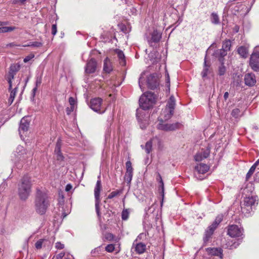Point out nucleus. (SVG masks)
Returning a JSON list of instances; mask_svg holds the SVG:
<instances>
[{"label": "nucleus", "instance_id": "f257e3e1", "mask_svg": "<svg viewBox=\"0 0 259 259\" xmlns=\"http://www.w3.org/2000/svg\"><path fill=\"white\" fill-rule=\"evenodd\" d=\"M32 183L31 177L28 175H24L18 184L17 193L19 199L25 201L30 195Z\"/></svg>", "mask_w": 259, "mask_h": 259}, {"label": "nucleus", "instance_id": "f03ea898", "mask_svg": "<svg viewBox=\"0 0 259 259\" xmlns=\"http://www.w3.org/2000/svg\"><path fill=\"white\" fill-rule=\"evenodd\" d=\"M36 191L35 209L37 213L43 215L50 205L49 197L45 191L41 190L39 188H37Z\"/></svg>", "mask_w": 259, "mask_h": 259}, {"label": "nucleus", "instance_id": "7ed1b4c3", "mask_svg": "<svg viewBox=\"0 0 259 259\" xmlns=\"http://www.w3.org/2000/svg\"><path fill=\"white\" fill-rule=\"evenodd\" d=\"M157 96L151 92H147L144 93L140 98L139 104L140 107L144 110H148L152 108L155 104Z\"/></svg>", "mask_w": 259, "mask_h": 259}, {"label": "nucleus", "instance_id": "20e7f679", "mask_svg": "<svg viewBox=\"0 0 259 259\" xmlns=\"http://www.w3.org/2000/svg\"><path fill=\"white\" fill-rule=\"evenodd\" d=\"M209 169V166L206 164L200 163L195 166L194 175L198 180H202L204 178L201 175L205 174Z\"/></svg>", "mask_w": 259, "mask_h": 259}, {"label": "nucleus", "instance_id": "39448f33", "mask_svg": "<svg viewBox=\"0 0 259 259\" xmlns=\"http://www.w3.org/2000/svg\"><path fill=\"white\" fill-rule=\"evenodd\" d=\"M159 121L160 122L157 125V128L166 132L175 131L179 128L181 126L179 122L172 124L164 123L163 119L160 120Z\"/></svg>", "mask_w": 259, "mask_h": 259}, {"label": "nucleus", "instance_id": "423d86ee", "mask_svg": "<svg viewBox=\"0 0 259 259\" xmlns=\"http://www.w3.org/2000/svg\"><path fill=\"white\" fill-rule=\"evenodd\" d=\"M249 65L254 71H259V52H253L250 56Z\"/></svg>", "mask_w": 259, "mask_h": 259}, {"label": "nucleus", "instance_id": "0eeeda50", "mask_svg": "<svg viewBox=\"0 0 259 259\" xmlns=\"http://www.w3.org/2000/svg\"><path fill=\"white\" fill-rule=\"evenodd\" d=\"M256 201L255 197L251 196L244 198V206H241L242 211L244 212L246 210V212H249L252 210V206L254 205Z\"/></svg>", "mask_w": 259, "mask_h": 259}, {"label": "nucleus", "instance_id": "6e6552de", "mask_svg": "<svg viewBox=\"0 0 259 259\" xmlns=\"http://www.w3.org/2000/svg\"><path fill=\"white\" fill-rule=\"evenodd\" d=\"M148 88L151 90L157 89L159 85V79L156 74H150L147 79Z\"/></svg>", "mask_w": 259, "mask_h": 259}, {"label": "nucleus", "instance_id": "1a4fd4ad", "mask_svg": "<svg viewBox=\"0 0 259 259\" xmlns=\"http://www.w3.org/2000/svg\"><path fill=\"white\" fill-rule=\"evenodd\" d=\"M243 229L239 228L237 225H232L228 227V235L231 237H239L243 234Z\"/></svg>", "mask_w": 259, "mask_h": 259}, {"label": "nucleus", "instance_id": "9d476101", "mask_svg": "<svg viewBox=\"0 0 259 259\" xmlns=\"http://www.w3.org/2000/svg\"><path fill=\"white\" fill-rule=\"evenodd\" d=\"M126 172L124 177V180L127 184L130 186L133 176L134 169L132 166V162L130 160L125 163Z\"/></svg>", "mask_w": 259, "mask_h": 259}, {"label": "nucleus", "instance_id": "9b49d317", "mask_svg": "<svg viewBox=\"0 0 259 259\" xmlns=\"http://www.w3.org/2000/svg\"><path fill=\"white\" fill-rule=\"evenodd\" d=\"M97 67V62L94 58H91L87 63L85 67V73L91 74L95 72Z\"/></svg>", "mask_w": 259, "mask_h": 259}, {"label": "nucleus", "instance_id": "f8f14e48", "mask_svg": "<svg viewBox=\"0 0 259 259\" xmlns=\"http://www.w3.org/2000/svg\"><path fill=\"white\" fill-rule=\"evenodd\" d=\"M16 152L18 154V156H20L19 158L21 160H26L32 156V153L30 152H28L22 146H18Z\"/></svg>", "mask_w": 259, "mask_h": 259}, {"label": "nucleus", "instance_id": "ddd939ff", "mask_svg": "<svg viewBox=\"0 0 259 259\" xmlns=\"http://www.w3.org/2000/svg\"><path fill=\"white\" fill-rule=\"evenodd\" d=\"M102 99L100 98H95L90 101V106L95 111L99 112L101 109Z\"/></svg>", "mask_w": 259, "mask_h": 259}, {"label": "nucleus", "instance_id": "4468645a", "mask_svg": "<svg viewBox=\"0 0 259 259\" xmlns=\"http://www.w3.org/2000/svg\"><path fill=\"white\" fill-rule=\"evenodd\" d=\"M29 127V122L25 118L23 117L21 119L20 123V126L19 128V134L21 137L22 136V134L28 130Z\"/></svg>", "mask_w": 259, "mask_h": 259}, {"label": "nucleus", "instance_id": "2eb2a0df", "mask_svg": "<svg viewBox=\"0 0 259 259\" xmlns=\"http://www.w3.org/2000/svg\"><path fill=\"white\" fill-rule=\"evenodd\" d=\"M245 84L249 87L253 86L256 83L255 75L252 73H248L244 76Z\"/></svg>", "mask_w": 259, "mask_h": 259}, {"label": "nucleus", "instance_id": "dca6fc26", "mask_svg": "<svg viewBox=\"0 0 259 259\" xmlns=\"http://www.w3.org/2000/svg\"><path fill=\"white\" fill-rule=\"evenodd\" d=\"M206 251L209 255L219 256L222 258L223 256V249L221 248H211L209 247L206 249Z\"/></svg>", "mask_w": 259, "mask_h": 259}, {"label": "nucleus", "instance_id": "f3484780", "mask_svg": "<svg viewBox=\"0 0 259 259\" xmlns=\"http://www.w3.org/2000/svg\"><path fill=\"white\" fill-rule=\"evenodd\" d=\"M98 180L97 182L96 187L95 188L94 194H95V201H100V192L102 190V184L101 181L100 180V176L98 177Z\"/></svg>", "mask_w": 259, "mask_h": 259}, {"label": "nucleus", "instance_id": "a211bd4d", "mask_svg": "<svg viewBox=\"0 0 259 259\" xmlns=\"http://www.w3.org/2000/svg\"><path fill=\"white\" fill-rule=\"evenodd\" d=\"M161 38V34L158 32L157 30H154L153 32L151 34V38L150 40H149V43L158 42Z\"/></svg>", "mask_w": 259, "mask_h": 259}, {"label": "nucleus", "instance_id": "6ab92c4d", "mask_svg": "<svg viewBox=\"0 0 259 259\" xmlns=\"http://www.w3.org/2000/svg\"><path fill=\"white\" fill-rule=\"evenodd\" d=\"M115 52L116 53L119 61V63L121 66H124L126 64V61L125 58V56L123 53V52L118 49H116Z\"/></svg>", "mask_w": 259, "mask_h": 259}, {"label": "nucleus", "instance_id": "aec40b11", "mask_svg": "<svg viewBox=\"0 0 259 259\" xmlns=\"http://www.w3.org/2000/svg\"><path fill=\"white\" fill-rule=\"evenodd\" d=\"M104 71L106 73H110L112 70V67L110 60L107 57L104 61Z\"/></svg>", "mask_w": 259, "mask_h": 259}, {"label": "nucleus", "instance_id": "412c9836", "mask_svg": "<svg viewBox=\"0 0 259 259\" xmlns=\"http://www.w3.org/2000/svg\"><path fill=\"white\" fill-rule=\"evenodd\" d=\"M237 52L243 58L245 59L248 56V49L244 46H241L239 47L237 49Z\"/></svg>", "mask_w": 259, "mask_h": 259}, {"label": "nucleus", "instance_id": "4be33fe9", "mask_svg": "<svg viewBox=\"0 0 259 259\" xmlns=\"http://www.w3.org/2000/svg\"><path fill=\"white\" fill-rule=\"evenodd\" d=\"M214 230L209 227L206 230L203 237V242L204 244H206L209 240L211 238V236L213 234Z\"/></svg>", "mask_w": 259, "mask_h": 259}, {"label": "nucleus", "instance_id": "5701e85b", "mask_svg": "<svg viewBox=\"0 0 259 259\" xmlns=\"http://www.w3.org/2000/svg\"><path fill=\"white\" fill-rule=\"evenodd\" d=\"M223 219V215L222 214L218 215L214 222L208 227L213 229L214 231L217 228L219 224L222 221Z\"/></svg>", "mask_w": 259, "mask_h": 259}, {"label": "nucleus", "instance_id": "b1692460", "mask_svg": "<svg viewBox=\"0 0 259 259\" xmlns=\"http://www.w3.org/2000/svg\"><path fill=\"white\" fill-rule=\"evenodd\" d=\"M146 250V245L143 243H137L135 247V251L139 254L143 253Z\"/></svg>", "mask_w": 259, "mask_h": 259}, {"label": "nucleus", "instance_id": "393cba45", "mask_svg": "<svg viewBox=\"0 0 259 259\" xmlns=\"http://www.w3.org/2000/svg\"><path fill=\"white\" fill-rule=\"evenodd\" d=\"M210 20L211 23L215 25H218L220 23V18L218 15L214 12L211 14Z\"/></svg>", "mask_w": 259, "mask_h": 259}, {"label": "nucleus", "instance_id": "a878e982", "mask_svg": "<svg viewBox=\"0 0 259 259\" xmlns=\"http://www.w3.org/2000/svg\"><path fill=\"white\" fill-rule=\"evenodd\" d=\"M175 101L171 102H168V106L169 109V114L168 117L165 118V120L170 118L174 114V110L175 109Z\"/></svg>", "mask_w": 259, "mask_h": 259}, {"label": "nucleus", "instance_id": "bb28decb", "mask_svg": "<svg viewBox=\"0 0 259 259\" xmlns=\"http://www.w3.org/2000/svg\"><path fill=\"white\" fill-rule=\"evenodd\" d=\"M209 67L210 65L207 64L206 59H205L204 62V68L203 71L201 72V75L203 78L205 77L207 75V74L209 72Z\"/></svg>", "mask_w": 259, "mask_h": 259}, {"label": "nucleus", "instance_id": "cd10ccee", "mask_svg": "<svg viewBox=\"0 0 259 259\" xmlns=\"http://www.w3.org/2000/svg\"><path fill=\"white\" fill-rule=\"evenodd\" d=\"M114 236L111 233L106 232L103 234L102 239L104 241H112L114 239Z\"/></svg>", "mask_w": 259, "mask_h": 259}, {"label": "nucleus", "instance_id": "c85d7f7f", "mask_svg": "<svg viewBox=\"0 0 259 259\" xmlns=\"http://www.w3.org/2000/svg\"><path fill=\"white\" fill-rule=\"evenodd\" d=\"M20 66L18 64H14L11 65L9 71L16 74V73L20 70Z\"/></svg>", "mask_w": 259, "mask_h": 259}, {"label": "nucleus", "instance_id": "c756f323", "mask_svg": "<svg viewBox=\"0 0 259 259\" xmlns=\"http://www.w3.org/2000/svg\"><path fill=\"white\" fill-rule=\"evenodd\" d=\"M227 54V52L225 50L221 49L217 50L214 53V56L215 57H225Z\"/></svg>", "mask_w": 259, "mask_h": 259}, {"label": "nucleus", "instance_id": "7c9ffc66", "mask_svg": "<svg viewBox=\"0 0 259 259\" xmlns=\"http://www.w3.org/2000/svg\"><path fill=\"white\" fill-rule=\"evenodd\" d=\"M144 149L147 154H149L151 152L152 149V142L151 140H149L146 143Z\"/></svg>", "mask_w": 259, "mask_h": 259}, {"label": "nucleus", "instance_id": "2f4dec72", "mask_svg": "<svg viewBox=\"0 0 259 259\" xmlns=\"http://www.w3.org/2000/svg\"><path fill=\"white\" fill-rule=\"evenodd\" d=\"M231 41L229 39L225 40L222 45V49L225 50L226 51H230L231 48Z\"/></svg>", "mask_w": 259, "mask_h": 259}, {"label": "nucleus", "instance_id": "473e14b6", "mask_svg": "<svg viewBox=\"0 0 259 259\" xmlns=\"http://www.w3.org/2000/svg\"><path fill=\"white\" fill-rule=\"evenodd\" d=\"M100 201H95V208L99 220L100 221L101 220V213L100 210Z\"/></svg>", "mask_w": 259, "mask_h": 259}, {"label": "nucleus", "instance_id": "72a5a7b5", "mask_svg": "<svg viewBox=\"0 0 259 259\" xmlns=\"http://www.w3.org/2000/svg\"><path fill=\"white\" fill-rule=\"evenodd\" d=\"M256 167V166L254 164H253V165L250 167V168L249 169L248 172L247 173L246 176V181H248L249 180V179L251 177L252 175L254 172Z\"/></svg>", "mask_w": 259, "mask_h": 259}, {"label": "nucleus", "instance_id": "f704fd0d", "mask_svg": "<svg viewBox=\"0 0 259 259\" xmlns=\"http://www.w3.org/2000/svg\"><path fill=\"white\" fill-rule=\"evenodd\" d=\"M226 71V68L224 64H221L218 68V74L220 76L224 75Z\"/></svg>", "mask_w": 259, "mask_h": 259}, {"label": "nucleus", "instance_id": "c9c22d12", "mask_svg": "<svg viewBox=\"0 0 259 259\" xmlns=\"http://www.w3.org/2000/svg\"><path fill=\"white\" fill-rule=\"evenodd\" d=\"M47 241L46 239H40L38 240L35 244V246L37 249H40L42 248L44 242Z\"/></svg>", "mask_w": 259, "mask_h": 259}, {"label": "nucleus", "instance_id": "e433bc0d", "mask_svg": "<svg viewBox=\"0 0 259 259\" xmlns=\"http://www.w3.org/2000/svg\"><path fill=\"white\" fill-rule=\"evenodd\" d=\"M210 147L208 145L206 149L204 150L201 153L203 156V158H207L210 154Z\"/></svg>", "mask_w": 259, "mask_h": 259}, {"label": "nucleus", "instance_id": "4c0bfd02", "mask_svg": "<svg viewBox=\"0 0 259 259\" xmlns=\"http://www.w3.org/2000/svg\"><path fill=\"white\" fill-rule=\"evenodd\" d=\"M121 190H116L112 192L107 197V199H112L121 193Z\"/></svg>", "mask_w": 259, "mask_h": 259}, {"label": "nucleus", "instance_id": "58836bf2", "mask_svg": "<svg viewBox=\"0 0 259 259\" xmlns=\"http://www.w3.org/2000/svg\"><path fill=\"white\" fill-rule=\"evenodd\" d=\"M42 46L41 42L33 41L30 42L29 44L24 46L25 47H40Z\"/></svg>", "mask_w": 259, "mask_h": 259}, {"label": "nucleus", "instance_id": "ea45409f", "mask_svg": "<svg viewBox=\"0 0 259 259\" xmlns=\"http://www.w3.org/2000/svg\"><path fill=\"white\" fill-rule=\"evenodd\" d=\"M161 189L160 195L162 197V200L161 201V205H162L163 199H164V183L163 182L160 183L159 189Z\"/></svg>", "mask_w": 259, "mask_h": 259}, {"label": "nucleus", "instance_id": "a19ab883", "mask_svg": "<svg viewBox=\"0 0 259 259\" xmlns=\"http://www.w3.org/2000/svg\"><path fill=\"white\" fill-rule=\"evenodd\" d=\"M129 215V212L127 209H123L121 213V218L122 220H126Z\"/></svg>", "mask_w": 259, "mask_h": 259}, {"label": "nucleus", "instance_id": "79ce46f5", "mask_svg": "<svg viewBox=\"0 0 259 259\" xmlns=\"http://www.w3.org/2000/svg\"><path fill=\"white\" fill-rule=\"evenodd\" d=\"M19 83H20V81L19 82V83L17 84V87H15L13 90H11V93H10V97H11V99L12 100V98L15 99V96H16V93L17 92L18 88V85H19Z\"/></svg>", "mask_w": 259, "mask_h": 259}, {"label": "nucleus", "instance_id": "37998d69", "mask_svg": "<svg viewBox=\"0 0 259 259\" xmlns=\"http://www.w3.org/2000/svg\"><path fill=\"white\" fill-rule=\"evenodd\" d=\"M15 29V27H8V26H4L2 27V33L10 32L14 30Z\"/></svg>", "mask_w": 259, "mask_h": 259}, {"label": "nucleus", "instance_id": "c03bdc74", "mask_svg": "<svg viewBox=\"0 0 259 259\" xmlns=\"http://www.w3.org/2000/svg\"><path fill=\"white\" fill-rule=\"evenodd\" d=\"M61 142L60 140H58L55 147V153H59L61 151Z\"/></svg>", "mask_w": 259, "mask_h": 259}, {"label": "nucleus", "instance_id": "a18cd8bd", "mask_svg": "<svg viewBox=\"0 0 259 259\" xmlns=\"http://www.w3.org/2000/svg\"><path fill=\"white\" fill-rule=\"evenodd\" d=\"M114 249V245L113 244H108L105 247V250L108 252H112Z\"/></svg>", "mask_w": 259, "mask_h": 259}, {"label": "nucleus", "instance_id": "49530a36", "mask_svg": "<svg viewBox=\"0 0 259 259\" xmlns=\"http://www.w3.org/2000/svg\"><path fill=\"white\" fill-rule=\"evenodd\" d=\"M240 112V111L239 109L238 108H235L231 112V115L233 117L235 118H237L239 113Z\"/></svg>", "mask_w": 259, "mask_h": 259}, {"label": "nucleus", "instance_id": "de8ad7c7", "mask_svg": "<svg viewBox=\"0 0 259 259\" xmlns=\"http://www.w3.org/2000/svg\"><path fill=\"white\" fill-rule=\"evenodd\" d=\"M15 75V74L9 71V74L7 77V80L8 82H12V79H14V76Z\"/></svg>", "mask_w": 259, "mask_h": 259}, {"label": "nucleus", "instance_id": "09e8293b", "mask_svg": "<svg viewBox=\"0 0 259 259\" xmlns=\"http://www.w3.org/2000/svg\"><path fill=\"white\" fill-rule=\"evenodd\" d=\"M194 158L196 161H200L204 158H203V156L201 153H198L195 155Z\"/></svg>", "mask_w": 259, "mask_h": 259}, {"label": "nucleus", "instance_id": "8fccbe9b", "mask_svg": "<svg viewBox=\"0 0 259 259\" xmlns=\"http://www.w3.org/2000/svg\"><path fill=\"white\" fill-rule=\"evenodd\" d=\"M55 154L56 155V158L57 160L63 161L64 160V156L61 152L56 153Z\"/></svg>", "mask_w": 259, "mask_h": 259}, {"label": "nucleus", "instance_id": "3c124183", "mask_svg": "<svg viewBox=\"0 0 259 259\" xmlns=\"http://www.w3.org/2000/svg\"><path fill=\"white\" fill-rule=\"evenodd\" d=\"M34 57V54H30L29 55H28L27 56H26L24 59V62L25 63H26L27 62H28L29 61H30L31 59H32V58H33Z\"/></svg>", "mask_w": 259, "mask_h": 259}, {"label": "nucleus", "instance_id": "603ef678", "mask_svg": "<svg viewBox=\"0 0 259 259\" xmlns=\"http://www.w3.org/2000/svg\"><path fill=\"white\" fill-rule=\"evenodd\" d=\"M55 247L58 249H62L64 248V245L60 242H57L56 243Z\"/></svg>", "mask_w": 259, "mask_h": 259}, {"label": "nucleus", "instance_id": "864d4df0", "mask_svg": "<svg viewBox=\"0 0 259 259\" xmlns=\"http://www.w3.org/2000/svg\"><path fill=\"white\" fill-rule=\"evenodd\" d=\"M57 32L56 24H53L52 26V34L55 35Z\"/></svg>", "mask_w": 259, "mask_h": 259}, {"label": "nucleus", "instance_id": "5fc2aeb1", "mask_svg": "<svg viewBox=\"0 0 259 259\" xmlns=\"http://www.w3.org/2000/svg\"><path fill=\"white\" fill-rule=\"evenodd\" d=\"M74 106H70V107H67L66 112L67 115H70V113L74 110Z\"/></svg>", "mask_w": 259, "mask_h": 259}, {"label": "nucleus", "instance_id": "6e6d98bb", "mask_svg": "<svg viewBox=\"0 0 259 259\" xmlns=\"http://www.w3.org/2000/svg\"><path fill=\"white\" fill-rule=\"evenodd\" d=\"M118 26L119 27L121 31L125 33L126 31V27L125 25L121 24L118 25Z\"/></svg>", "mask_w": 259, "mask_h": 259}, {"label": "nucleus", "instance_id": "4d7b16f0", "mask_svg": "<svg viewBox=\"0 0 259 259\" xmlns=\"http://www.w3.org/2000/svg\"><path fill=\"white\" fill-rule=\"evenodd\" d=\"M69 102L71 106H74L75 101L74 98L70 97L69 98Z\"/></svg>", "mask_w": 259, "mask_h": 259}, {"label": "nucleus", "instance_id": "13d9d810", "mask_svg": "<svg viewBox=\"0 0 259 259\" xmlns=\"http://www.w3.org/2000/svg\"><path fill=\"white\" fill-rule=\"evenodd\" d=\"M37 90V87H36L34 88L32 90V94H31V100H32L33 101L34 100V97L35 96V93H36Z\"/></svg>", "mask_w": 259, "mask_h": 259}, {"label": "nucleus", "instance_id": "bf43d9fd", "mask_svg": "<svg viewBox=\"0 0 259 259\" xmlns=\"http://www.w3.org/2000/svg\"><path fill=\"white\" fill-rule=\"evenodd\" d=\"M41 83V77H37L36 82H35V87H38Z\"/></svg>", "mask_w": 259, "mask_h": 259}, {"label": "nucleus", "instance_id": "052dcab7", "mask_svg": "<svg viewBox=\"0 0 259 259\" xmlns=\"http://www.w3.org/2000/svg\"><path fill=\"white\" fill-rule=\"evenodd\" d=\"M65 255L64 252H61L56 255V259H63Z\"/></svg>", "mask_w": 259, "mask_h": 259}, {"label": "nucleus", "instance_id": "680f3d73", "mask_svg": "<svg viewBox=\"0 0 259 259\" xmlns=\"http://www.w3.org/2000/svg\"><path fill=\"white\" fill-rule=\"evenodd\" d=\"M218 59V60L221 64H224L225 58L224 57H215Z\"/></svg>", "mask_w": 259, "mask_h": 259}, {"label": "nucleus", "instance_id": "e2e57ef3", "mask_svg": "<svg viewBox=\"0 0 259 259\" xmlns=\"http://www.w3.org/2000/svg\"><path fill=\"white\" fill-rule=\"evenodd\" d=\"M156 180L157 181H158L159 182V183L163 182L162 177H161L160 174L158 172H157Z\"/></svg>", "mask_w": 259, "mask_h": 259}, {"label": "nucleus", "instance_id": "0e129e2a", "mask_svg": "<svg viewBox=\"0 0 259 259\" xmlns=\"http://www.w3.org/2000/svg\"><path fill=\"white\" fill-rule=\"evenodd\" d=\"M239 245V243L238 242H235L230 246V249L235 248Z\"/></svg>", "mask_w": 259, "mask_h": 259}, {"label": "nucleus", "instance_id": "69168bd1", "mask_svg": "<svg viewBox=\"0 0 259 259\" xmlns=\"http://www.w3.org/2000/svg\"><path fill=\"white\" fill-rule=\"evenodd\" d=\"M72 188V186L70 184H68L65 188V190L67 192L69 191Z\"/></svg>", "mask_w": 259, "mask_h": 259}, {"label": "nucleus", "instance_id": "338daca9", "mask_svg": "<svg viewBox=\"0 0 259 259\" xmlns=\"http://www.w3.org/2000/svg\"><path fill=\"white\" fill-rule=\"evenodd\" d=\"M229 94L228 92H226L224 93V99L225 101H226L228 99V98L229 97Z\"/></svg>", "mask_w": 259, "mask_h": 259}, {"label": "nucleus", "instance_id": "774afa93", "mask_svg": "<svg viewBox=\"0 0 259 259\" xmlns=\"http://www.w3.org/2000/svg\"><path fill=\"white\" fill-rule=\"evenodd\" d=\"M9 83V88L8 90L9 91H11L12 90V82H8Z\"/></svg>", "mask_w": 259, "mask_h": 259}]
</instances>
